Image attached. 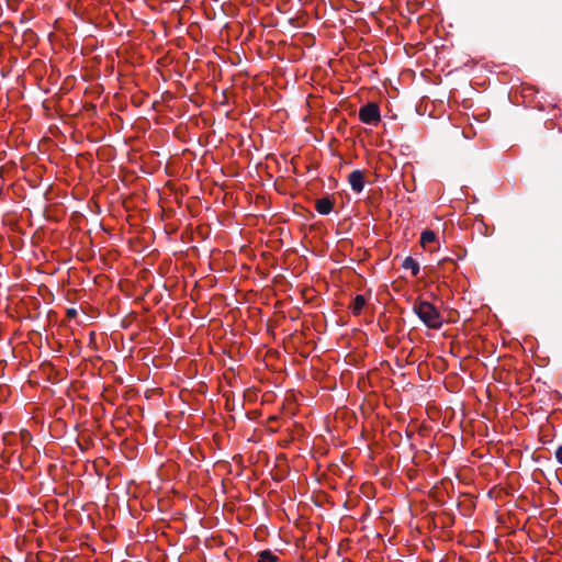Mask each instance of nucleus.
<instances>
[{
	"label": "nucleus",
	"mask_w": 562,
	"mask_h": 562,
	"mask_svg": "<svg viewBox=\"0 0 562 562\" xmlns=\"http://www.w3.org/2000/svg\"><path fill=\"white\" fill-rule=\"evenodd\" d=\"M413 310L428 328L438 329L441 327L442 317L431 303L427 301H416Z\"/></svg>",
	"instance_id": "1"
},
{
	"label": "nucleus",
	"mask_w": 562,
	"mask_h": 562,
	"mask_svg": "<svg viewBox=\"0 0 562 562\" xmlns=\"http://www.w3.org/2000/svg\"><path fill=\"white\" fill-rule=\"evenodd\" d=\"M359 120L364 124H376L381 120L380 109L375 103H368L359 110Z\"/></svg>",
	"instance_id": "2"
},
{
	"label": "nucleus",
	"mask_w": 562,
	"mask_h": 562,
	"mask_svg": "<svg viewBox=\"0 0 562 562\" xmlns=\"http://www.w3.org/2000/svg\"><path fill=\"white\" fill-rule=\"evenodd\" d=\"M420 245L424 249L435 251L439 248L435 232L426 229L420 235Z\"/></svg>",
	"instance_id": "3"
},
{
	"label": "nucleus",
	"mask_w": 562,
	"mask_h": 562,
	"mask_svg": "<svg viewBox=\"0 0 562 562\" xmlns=\"http://www.w3.org/2000/svg\"><path fill=\"white\" fill-rule=\"evenodd\" d=\"M348 182L356 193H360L364 188V173L361 170H353L348 176Z\"/></svg>",
	"instance_id": "4"
},
{
	"label": "nucleus",
	"mask_w": 562,
	"mask_h": 562,
	"mask_svg": "<svg viewBox=\"0 0 562 562\" xmlns=\"http://www.w3.org/2000/svg\"><path fill=\"white\" fill-rule=\"evenodd\" d=\"M334 203L329 198L318 199L315 203L316 211L322 215H327L333 211Z\"/></svg>",
	"instance_id": "5"
},
{
	"label": "nucleus",
	"mask_w": 562,
	"mask_h": 562,
	"mask_svg": "<svg viewBox=\"0 0 562 562\" xmlns=\"http://www.w3.org/2000/svg\"><path fill=\"white\" fill-rule=\"evenodd\" d=\"M402 268L411 270L413 277H416L419 273V263L411 256L404 259Z\"/></svg>",
	"instance_id": "6"
},
{
	"label": "nucleus",
	"mask_w": 562,
	"mask_h": 562,
	"mask_svg": "<svg viewBox=\"0 0 562 562\" xmlns=\"http://www.w3.org/2000/svg\"><path fill=\"white\" fill-rule=\"evenodd\" d=\"M366 303H367V301L363 295H361V294L357 295L350 305L351 313L353 315H360Z\"/></svg>",
	"instance_id": "7"
},
{
	"label": "nucleus",
	"mask_w": 562,
	"mask_h": 562,
	"mask_svg": "<svg viewBox=\"0 0 562 562\" xmlns=\"http://www.w3.org/2000/svg\"><path fill=\"white\" fill-rule=\"evenodd\" d=\"M257 562H277V557L270 551L265 550L259 554Z\"/></svg>",
	"instance_id": "8"
},
{
	"label": "nucleus",
	"mask_w": 562,
	"mask_h": 562,
	"mask_svg": "<svg viewBox=\"0 0 562 562\" xmlns=\"http://www.w3.org/2000/svg\"><path fill=\"white\" fill-rule=\"evenodd\" d=\"M554 457L557 462L562 465V445L557 448Z\"/></svg>",
	"instance_id": "9"
},
{
	"label": "nucleus",
	"mask_w": 562,
	"mask_h": 562,
	"mask_svg": "<svg viewBox=\"0 0 562 562\" xmlns=\"http://www.w3.org/2000/svg\"><path fill=\"white\" fill-rule=\"evenodd\" d=\"M76 315H77V311H76L75 308H69V310L67 311V316H68L69 318L76 317Z\"/></svg>",
	"instance_id": "10"
}]
</instances>
